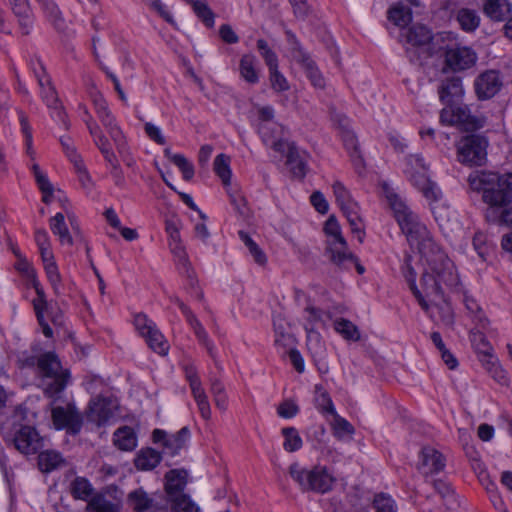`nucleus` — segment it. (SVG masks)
<instances>
[{
	"mask_svg": "<svg viewBox=\"0 0 512 512\" xmlns=\"http://www.w3.org/2000/svg\"><path fill=\"white\" fill-rule=\"evenodd\" d=\"M385 197L394 213L402 232L412 245H416L425 258L426 265L421 277V286L427 297L440 298L443 285L453 287L458 284V275L453 262L434 242L426 225L388 184H383Z\"/></svg>",
	"mask_w": 512,
	"mask_h": 512,
	"instance_id": "nucleus-1",
	"label": "nucleus"
},
{
	"mask_svg": "<svg viewBox=\"0 0 512 512\" xmlns=\"http://www.w3.org/2000/svg\"><path fill=\"white\" fill-rule=\"evenodd\" d=\"M467 181L472 191L482 194V200L488 205V209L511 205L512 173L474 171Z\"/></svg>",
	"mask_w": 512,
	"mask_h": 512,
	"instance_id": "nucleus-2",
	"label": "nucleus"
},
{
	"mask_svg": "<svg viewBox=\"0 0 512 512\" xmlns=\"http://www.w3.org/2000/svg\"><path fill=\"white\" fill-rule=\"evenodd\" d=\"M448 33H440L435 36L428 27L421 24L413 25L406 33L405 51L412 63L423 64L428 58L442 47L438 43L444 40Z\"/></svg>",
	"mask_w": 512,
	"mask_h": 512,
	"instance_id": "nucleus-3",
	"label": "nucleus"
},
{
	"mask_svg": "<svg viewBox=\"0 0 512 512\" xmlns=\"http://www.w3.org/2000/svg\"><path fill=\"white\" fill-rule=\"evenodd\" d=\"M429 164L421 154H409L404 158L403 172L410 183L432 204L438 202L442 192L428 175Z\"/></svg>",
	"mask_w": 512,
	"mask_h": 512,
	"instance_id": "nucleus-4",
	"label": "nucleus"
},
{
	"mask_svg": "<svg viewBox=\"0 0 512 512\" xmlns=\"http://www.w3.org/2000/svg\"><path fill=\"white\" fill-rule=\"evenodd\" d=\"M37 367L43 378V391L47 397H55L66 388L70 373L62 367L54 352L41 354L37 359Z\"/></svg>",
	"mask_w": 512,
	"mask_h": 512,
	"instance_id": "nucleus-5",
	"label": "nucleus"
},
{
	"mask_svg": "<svg viewBox=\"0 0 512 512\" xmlns=\"http://www.w3.org/2000/svg\"><path fill=\"white\" fill-rule=\"evenodd\" d=\"M289 474L303 491L324 494L332 489L335 482L328 469L320 465L308 469L295 462L290 465Z\"/></svg>",
	"mask_w": 512,
	"mask_h": 512,
	"instance_id": "nucleus-6",
	"label": "nucleus"
},
{
	"mask_svg": "<svg viewBox=\"0 0 512 512\" xmlns=\"http://www.w3.org/2000/svg\"><path fill=\"white\" fill-rule=\"evenodd\" d=\"M93 103L97 117L106 129L111 140L114 142L119 155L123 158V160L128 161L130 152L126 137L117 124L114 115L108 108L107 102L102 98V96L98 95L94 97Z\"/></svg>",
	"mask_w": 512,
	"mask_h": 512,
	"instance_id": "nucleus-7",
	"label": "nucleus"
},
{
	"mask_svg": "<svg viewBox=\"0 0 512 512\" xmlns=\"http://www.w3.org/2000/svg\"><path fill=\"white\" fill-rule=\"evenodd\" d=\"M336 202L346 216L351 231L357 236L359 242H363L365 232L362 219L359 216V206L352 199L349 191L341 182H335L332 186Z\"/></svg>",
	"mask_w": 512,
	"mask_h": 512,
	"instance_id": "nucleus-8",
	"label": "nucleus"
},
{
	"mask_svg": "<svg viewBox=\"0 0 512 512\" xmlns=\"http://www.w3.org/2000/svg\"><path fill=\"white\" fill-rule=\"evenodd\" d=\"M38 67H33L35 77L37 78L39 87L41 89V97L47 107L51 110V116L58 122L62 123L65 128L69 127L66 119V114L63 111L61 103L54 86L51 83L50 77L47 75L46 70L42 63L37 61Z\"/></svg>",
	"mask_w": 512,
	"mask_h": 512,
	"instance_id": "nucleus-9",
	"label": "nucleus"
},
{
	"mask_svg": "<svg viewBox=\"0 0 512 512\" xmlns=\"http://www.w3.org/2000/svg\"><path fill=\"white\" fill-rule=\"evenodd\" d=\"M487 140L480 135H468L457 144V158L469 166L483 165L487 157Z\"/></svg>",
	"mask_w": 512,
	"mask_h": 512,
	"instance_id": "nucleus-10",
	"label": "nucleus"
},
{
	"mask_svg": "<svg viewBox=\"0 0 512 512\" xmlns=\"http://www.w3.org/2000/svg\"><path fill=\"white\" fill-rule=\"evenodd\" d=\"M59 395L52 397L51 414L52 421L56 429H67L71 434H77L82 427V417L76 407L67 403L65 406H56Z\"/></svg>",
	"mask_w": 512,
	"mask_h": 512,
	"instance_id": "nucleus-11",
	"label": "nucleus"
},
{
	"mask_svg": "<svg viewBox=\"0 0 512 512\" xmlns=\"http://www.w3.org/2000/svg\"><path fill=\"white\" fill-rule=\"evenodd\" d=\"M89 124V132L94 139L96 146L101 151L104 159L111 168V175L117 186H123L125 184L124 174L120 167L119 161L111 148L109 139L103 134L100 127L96 124Z\"/></svg>",
	"mask_w": 512,
	"mask_h": 512,
	"instance_id": "nucleus-12",
	"label": "nucleus"
},
{
	"mask_svg": "<svg viewBox=\"0 0 512 512\" xmlns=\"http://www.w3.org/2000/svg\"><path fill=\"white\" fill-rule=\"evenodd\" d=\"M287 36L290 44L292 58L302 65L307 74V77L310 79L314 87L324 88V78L316 67L314 61L311 59L310 55L302 49L294 34L287 32Z\"/></svg>",
	"mask_w": 512,
	"mask_h": 512,
	"instance_id": "nucleus-13",
	"label": "nucleus"
},
{
	"mask_svg": "<svg viewBox=\"0 0 512 512\" xmlns=\"http://www.w3.org/2000/svg\"><path fill=\"white\" fill-rule=\"evenodd\" d=\"M191 438L190 430L187 427L181 428L174 434H168L161 429H155L152 433L154 443H161L164 453L176 456L181 450L186 449Z\"/></svg>",
	"mask_w": 512,
	"mask_h": 512,
	"instance_id": "nucleus-14",
	"label": "nucleus"
},
{
	"mask_svg": "<svg viewBox=\"0 0 512 512\" xmlns=\"http://www.w3.org/2000/svg\"><path fill=\"white\" fill-rule=\"evenodd\" d=\"M477 62L476 52L467 46L452 45L445 47V63L453 71H463Z\"/></svg>",
	"mask_w": 512,
	"mask_h": 512,
	"instance_id": "nucleus-15",
	"label": "nucleus"
},
{
	"mask_svg": "<svg viewBox=\"0 0 512 512\" xmlns=\"http://www.w3.org/2000/svg\"><path fill=\"white\" fill-rule=\"evenodd\" d=\"M118 408L116 399L110 397H96L89 403L87 419L98 426L104 425L114 417Z\"/></svg>",
	"mask_w": 512,
	"mask_h": 512,
	"instance_id": "nucleus-16",
	"label": "nucleus"
},
{
	"mask_svg": "<svg viewBox=\"0 0 512 512\" xmlns=\"http://www.w3.org/2000/svg\"><path fill=\"white\" fill-rule=\"evenodd\" d=\"M174 302L178 305L181 312L185 316L186 321L193 330L198 342L205 347L209 356L214 360L215 364L218 365V361L216 359L215 346L211 339L209 338L204 326L198 320L196 315L191 311V309L186 304H184L179 298H175Z\"/></svg>",
	"mask_w": 512,
	"mask_h": 512,
	"instance_id": "nucleus-17",
	"label": "nucleus"
},
{
	"mask_svg": "<svg viewBox=\"0 0 512 512\" xmlns=\"http://www.w3.org/2000/svg\"><path fill=\"white\" fill-rule=\"evenodd\" d=\"M503 79L496 70H486L474 80V89L479 100H488L501 90Z\"/></svg>",
	"mask_w": 512,
	"mask_h": 512,
	"instance_id": "nucleus-18",
	"label": "nucleus"
},
{
	"mask_svg": "<svg viewBox=\"0 0 512 512\" xmlns=\"http://www.w3.org/2000/svg\"><path fill=\"white\" fill-rule=\"evenodd\" d=\"M15 448L23 454H35L43 447V439L34 427L21 425L14 434Z\"/></svg>",
	"mask_w": 512,
	"mask_h": 512,
	"instance_id": "nucleus-19",
	"label": "nucleus"
},
{
	"mask_svg": "<svg viewBox=\"0 0 512 512\" xmlns=\"http://www.w3.org/2000/svg\"><path fill=\"white\" fill-rule=\"evenodd\" d=\"M440 121L446 125L461 126L466 130L482 127V124L469 114L466 107L454 106L453 104H447V107L442 109Z\"/></svg>",
	"mask_w": 512,
	"mask_h": 512,
	"instance_id": "nucleus-20",
	"label": "nucleus"
},
{
	"mask_svg": "<svg viewBox=\"0 0 512 512\" xmlns=\"http://www.w3.org/2000/svg\"><path fill=\"white\" fill-rule=\"evenodd\" d=\"M186 378L189 382L193 398L197 404L198 410L203 419L209 420L211 418V407L208 401L207 394L202 387L200 378L193 367L186 368Z\"/></svg>",
	"mask_w": 512,
	"mask_h": 512,
	"instance_id": "nucleus-21",
	"label": "nucleus"
},
{
	"mask_svg": "<svg viewBox=\"0 0 512 512\" xmlns=\"http://www.w3.org/2000/svg\"><path fill=\"white\" fill-rule=\"evenodd\" d=\"M326 252L330 261L341 269H348L355 262V255L349 251L346 240L327 242Z\"/></svg>",
	"mask_w": 512,
	"mask_h": 512,
	"instance_id": "nucleus-22",
	"label": "nucleus"
},
{
	"mask_svg": "<svg viewBox=\"0 0 512 512\" xmlns=\"http://www.w3.org/2000/svg\"><path fill=\"white\" fill-rule=\"evenodd\" d=\"M127 504L136 512H145L148 510L159 511L166 508L165 504H158L142 488L131 491L127 496Z\"/></svg>",
	"mask_w": 512,
	"mask_h": 512,
	"instance_id": "nucleus-23",
	"label": "nucleus"
},
{
	"mask_svg": "<svg viewBox=\"0 0 512 512\" xmlns=\"http://www.w3.org/2000/svg\"><path fill=\"white\" fill-rule=\"evenodd\" d=\"M286 164L295 177L303 178L306 175V153L299 149L294 143L286 145Z\"/></svg>",
	"mask_w": 512,
	"mask_h": 512,
	"instance_id": "nucleus-24",
	"label": "nucleus"
},
{
	"mask_svg": "<svg viewBox=\"0 0 512 512\" xmlns=\"http://www.w3.org/2000/svg\"><path fill=\"white\" fill-rule=\"evenodd\" d=\"M445 467L443 455L432 447H424L421 451V463L419 469L424 475L442 471Z\"/></svg>",
	"mask_w": 512,
	"mask_h": 512,
	"instance_id": "nucleus-25",
	"label": "nucleus"
},
{
	"mask_svg": "<svg viewBox=\"0 0 512 512\" xmlns=\"http://www.w3.org/2000/svg\"><path fill=\"white\" fill-rule=\"evenodd\" d=\"M464 89L460 78L453 77L442 82L439 88V98L444 104H455L463 96Z\"/></svg>",
	"mask_w": 512,
	"mask_h": 512,
	"instance_id": "nucleus-26",
	"label": "nucleus"
},
{
	"mask_svg": "<svg viewBox=\"0 0 512 512\" xmlns=\"http://www.w3.org/2000/svg\"><path fill=\"white\" fill-rule=\"evenodd\" d=\"M483 12L492 21H504L512 12L509 0H483Z\"/></svg>",
	"mask_w": 512,
	"mask_h": 512,
	"instance_id": "nucleus-27",
	"label": "nucleus"
},
{
	"mask_svg": "<svg viewBox=\"0 0 512 512\" xmlns=\"http://www.w3.org/2000/svg\"><path fill=\"white\" fill-rule=\"evenodd\" d=\"M12 11L18 19V24L23 35L30 34L33 26L32 12L26 0H9Z\"/></svg>",
	"mask_w": 512,
	"mask_h": 512,
	"instance_id": "nucleus-28",
	"label": "nucleus"
},
{
	"mask_svg": "<svg viewBox=\"0 0 512 512\" xmlns=\"http://www.w3.org/2000/svg\"><path fill=\"white\" fill-rule=\"evenodd\" d=\"M187 472L185 470L173 469L166 473L165 491L170 498L182 495L186 485Z\"/></svg>",
	"mask_w": 512,
	"mask_h": 512,
	"instance_id": "nucleus-29",
	"label": "nucleus"
},
{
	"mask_svg": "<svg viewBox=\"0 0 512 512\" xmlns=\"http://www.w3.org/2000/svg\"><path fill=\"white\" fill-rule=\"evenodd\" d=\"M402 273H403V276L406 279V281H407V283H408V285L410 287V290L412 291L413 295L417 299L419 305L421 306V308L425 312H428V310H429V303L425 300L424 295L422 294V292L419 290V288L416 285L417 273L413 269V267L411 266L410 258L409 257H407L405 259V262H404V264L402 266Z\"/></svg>",
	"mask_w": 512,
	"mask_h": 512,
	"instance_id": "nucleus-30",
	"label": "nucleus"
},
{
	"mask_svg": "<svg viewBox=\"0 0 512 512\" xmlns=\"http://www.w3.org/2000/svg\"><path fill=\"white\" fill-rule=\"evenodd\" d=\"M114 445L122 451H132L137 446V436L129 426L118 428L113 434Z\"/></svg>",
	"mask_w": 512,
	"mask_h": 512,
	"instance_id": "nucleus-31",
	"label": "nucleus"
},
{
	"mask_svg": "<svg viewBox=\"0 0 512 512\" xmlns=\"http://www.w3.org/2000/svg\"><path fill=\"white\" fill-rule=\"evenodd\" d=\"M161 458L160 452L153 448H143L137 453L134 464L138 470L149 471L160 463Z\"/></svg>",
	"mask_w": 512,
	"mask_h": 512,
	"instance_id": "nucleus-32",
	"label": "nucleus"
},
{
	"mask_svg": "<svg viewBox=\"0 0 512 512\" xmlns=\"http://www.w3.org/2000/svg\"><path fill=\"white\" fill-rule=\"evenodd\" d=\"M284 128L277 122L268 125V136L270 140L262 139L264 145L271 147L274 151L284 154L288 142L282 139Z\"/></svg>",
	"mask_w": 512,
	"mask_h": 512,
	"instance_id": "nucleus-33",
	"label": "nucleus"
},
{
	"mask_svg": "<svg viewBox=\"0 0 512 512\" xmlns=\"http://www.w3.org/2000/svg\"><path fill=\"white\" fill-rule=\"evenodd\" d=\"M50 229L55 236H58L59 241L63 245H73L72 236L69 233L68 227L65 223V217L62 213H57L50 219Z\"/></svg>",
	"mask_w": 512,
	"mask_h": 512,
	"instance_id": "nucleus-34",
	"label": "nucleus"
},
{
	"mask_svg": "<svg viewBox=\"0 0 512 512\" xmlns=\"http://www.w3.org/2000/svg\"><path fill=\"white\" fill-rule=\"evenodd\" d=\"M257 120H258V133L261 138L266 141L270 140L268 136V125L274 121V109L272 106H257L256 108Z\"/></svg>",
	"mask_w": 512,
	"mask_h": 512,
	"instance_id": "nucleus-35",
	"label": "nucleus"
},
{
	"mask_svg": "<svg viewBox=\"0 0 512 512\" xmlns=\"http://www.w3.org/2000/svg\"><path fill=\"white\" fill-rule=\"evenodd\" d=\"M456 20L466 32H472L480 25V16L475 10L469 8L459 9L456 13Z\"/></svg>",
	"mask_w": 512,
	"mask_h": 512,
	"instance_id": "nucleus-36",
	"label": "nucleus"
},
{
	"mask_svg": "<svg viewBox=\"0 0 512 512\" xmlns=\"http://www.w3.org/2000/svg\"><path fill=\"white\" fill-rule=\"evenodd\" d=\"M64 463V459L59 452L54 450H46L39 454L38 465L41 471L51 472Z\"/></svg>",
	"mask_w": 512,
	"mask_h": 512,
	"instance_id": "nucleus-37",
	"label": "nucleus"
},
{
	"mask_svg": "<svg viewBox=\"0 0 512 512\" xmlns=\"http://www.w3.org/2000/svg\"><path fill=\"white\" fill-rule=\"evenodd\" d=\"M285 320L280 314L273 316L275 343L283 347H290L294 343L293 336L287 331Z\"/></svg>",
	"mask_w": 512,
	"mask_h": 512,
	"instance_id": "nucleus-38",
	"label": "nucleus"
},
{
	"mask_svg": "<svg viewBox=\"0 0 512 512\" xmlns=\"http://www.w3.org/2000/svg\"><path fill=\"white\" fill-rule=\"evenodd\" d=\"M32 171L36 180V183L42 192V201L49 204L52 201L54 187L49 181L47 175L41 171L38 164H33Z\"/></svg>",
	"mask_w": 512,
	"mask_h": 512,
	"instance_id": "nucleus-39",
	"label": "nucleus"
},
{
	"mask_svg": "<svg viewBox=\"0 0 512 512\" xmlns=\"http://www.w3.org/2000/svg\"><path fill=\"white\" fill-rule=\"evenodd\" d=\"M49 22L57 29L64 27V19L58 5L53 0H37Z\"/></svg>",
	"mask_w": 512,
	"mask_h": 512,
	"instance_id": "nucleus-40",
	"label": "nucleus"
},
{
	"mask_svg": "<svg viewBox=\"0 0 512 512\" xmlns=\"http://www.w3.org/2000/svg\"><path fill=\"white\" fill-rule=\"evenodd\" d=\"M470 341L476 352L483 356L484 359H492V346L486 339L485 335L478 329L475 328L470 333Z\"/></svg>",
	"mask_w": 512,
	"mask_h": 512,
	"instance_id": "nucleus-41",
	"label": "nucleus"
},
{
	"mask_svg": "<svg viewBox=\"0 0 512 512\" xmlns=\"http://www.w3.org/2000/svg\"><path fill=\"white\" fill-rule=\"evenodd\" d=\"M257 59L254 55L246 54L240 60V75L248 83L255 84L258 82L259 77L256 71Z\"/></svg>",
	"mask_w": 512,
	"mask_h": 512,
	"instance_id": "nucleus-42",
	"label": "nucleus"
},
{
	"mask_svg": "<svg viewBox=\"0 0 512 512\" xmlns=\"http://www.w3.org/2000/svg\"><path fill=\"white\" fill-rule=\"evenodd\" d=\"M144 338L148 346L159 355H166L169 350V344L165 340L163 334L160 330L155 326L149 333H147Z\"/></svg>",
	"mask_w": 512,
	"mask_h": 512,
	"instance_id": "nucleus-43",
	"label": "nucleus"
},
{
	"mask_svg": "<svg viewBox=\"0 0 512 512\" xmlns=\"http://www.w3.org/2000/svg\"><path fill=\"white\" fill-rule=\"evenodd\" d=\"M214 171L221 179L223 185L228 187L231 182L232 172L230 169V157L225 154H219L214 159Z\"/></svg>",
	"mask_w": 512,
	"mask_h": 512,
	"instance_id": "nucleus-44",
	"label": "nucleus"
},
{
	"mask_svg": "<svg viewBox=\"0 0 512 512\" xmlns=\"http://www.w3.org/2000/svg\"><path fill=\"white\" fill-rule=\"evenodd\" d=\"M486 218L489 222L512 227V207L487 209Z\"/></svg>",
	"mask_w": 512,
	"mask_h": 512,
	"instance_id": "nucleus-45",
	"label": "nucleus"
},
{
	"mask_svg": "<svg viewBox=\"0 0 512 512\" xmlns=\"http://www.w3.org/2000/svg\"><path fill=\"white\" fill-rule=\"evenodd\" d=\"M334 329L344 339L349 341H358L360 339V332L355 324L350 320L339 318L334 321Z\"/></svg>",
	"mask_w": 512,
	"mask_h": 512,
	"instance_id": "nucleus-46",
	"label": "nucleus"
},
{
	"mask_svg": "<svg viewBox=\"0 0 512 512\" xmlns=\"http://www.w3.org/2000/svg\"><path fill=\"white\" fill-rule=\"evenodd\" d=\"M324 317H325L324 311H322L321 309L316 308L314 306L308 305L304 309V314H303V318L305 321V323H304L305 331H307L309 327L318 329L319 327L324 326V324H325Z\"/></svg>",
	"mask_w": 512,
	"mask_h": 512,
	"instance_id": "nucleus-47",
	"label": "nucleus"
},
{
	"mask_svg": "<svg viewBox=\"0 0 512 512\" xmlns=\"http://www.w3.org/2000/svg\"><path fill=\"white\" fill-rule=\"evenodd\" d=\"M197 17L209 28L214 26V13L209 8L206 0H188Z\"/></svg>",
	"mask_w": 512,
	"mask_h": 512,
	"instance_id": "nucleus-48",
	"label": "nucleus"
},
{
	"mask_svg": "<svg viewBox=\"0 0 512 512\" xmlns=\"http://www.w3.org/2000/svg\"><path fill=\"white\" fill-rule=\"evenodd\" d=\"M89 512H118L119 507L113 501L107 499L104 495L94 496L88 503Z\"/></svg>",
	"mask_w": 512,
	"mask_h": 512,
	"instance_id": "nucleus-49",
	"label": "nucleus"
},
{
	"mask_svg": "<svg viewBox=\"0 0 512 512\" xmlns=\"http://www.w3.org/2000/svg\"><path fill=\"white\" fill-rule=\"evenodd\" d=\"M282 435L284 436L283 448L285 451L295 452L302 447V438L294 427L283 428Z\"/></svg>",
	"mask_w": 512,
	"mask_h": 512,
	"instance_id": "nucleus-50",
	"label": "nucleus"
},
{
	"mask_svg": "<svg viewBox=\"0 0 512 512\" xmlns=\"http://www.w3.org/2000/svg\"><path fill=\"white\" fill-rule=\"evenodd\" d=\"M334 421L332 423V430L335 437L338 439H344L345 437H352L355 433V429L350 422L345 418L338 415L336 412L332 414Z\"/></svg>",
	"mask_w": 512,
	"mask_h": 512,
	"instance_id": "nucleus-51",
	"label": "nucleus"
},
{
	"mask_svg": "<svg viewBox=\"0 0 512 512\" xmlns=\"http://www.w3.org/2000/svg\"><path fill=\"white\" fill-rule=\"evenodd\" d=\"M171 502V512H199L198 505L191 498L182 494L169 499Z\"/></svg>",
	"mask_w": 512,
	"mask_h": 512,
	"instance_id": "nucleus-52",
	"label": "nucleus"
},
{
	"mask_svg": "<svg viewBox=\"0 0 512 512\" xmlns=\"http://www.w3.org/2000/svg\"><path fill=\"white\" fill-rule=\"evenodd\" d=\"M463 301L466 309L473 315V320L477 326L484 329L488 324V320L476 300L469 295H464Z\"/></svg>",
	"mask_w": 512,
	"mask_h": 512,
	"instance_id": "nucleus-53",
	"label": "nucleus"
},
{
	"mask_svg": "<svg viewBox=\"0 0 512 512\" xmlns=\"http://www.w3.org/2000/svg\"><path fill=\"white\" fill-rule=\"evenodd\" d=\"M375 512H398L395 500L386 493L376 494L373 500Z\"/></svg>",
	"mask_w": 512,
	"mask_h": 512,
	"instance_id": "nucleus-54",
	"label": "nucleus"
},
{
	"mask_svg": "<svg viewBox=\"0 0 512 512\" xmlns=\"http://www.w3.org/2000/svg\"><path fill=\"white\" fill-rule=\"evenodd\" d=\"M315 401L317 408L322 413L335 414L333 402L328 393L321 386H315Z\"/></svg>",
	"mask_w": 512,
	"mask_h": 512,
	"instance_id": "nucleus-55",
	"label": "nucleus"
},
{
	"mask_svg": "<svg viewBox=\"0 0 512 512\" xmlns=\"http://www.w3.org/2000/svg\"><path fill=\"white\" fill-rule=\"evenodd\" d=\"M71 492L77 499L85 500L93 492L90 482L82 477H77L71 484Z\"/></svg>",
	"mask_w": 512,
	"mask_h": 512,
	"instance_id": "nucleus-56",
	"label": "nucleus"
},
{
	"mask_svg": "<svg viewBox=\"0 0 512 512\" xmlns=\"http://www.w3.org/2000/svg\"><path fill=\"white\" fill-rule=\"evenodd\" d=\"M388 18L395 25L404 27L411 21L412 16L408 8L395 6L389 10Z\"/></svg>",
	"mask_w": 512,
	"mask_h": 512,
	"instance_id": "nucleus-57",
	"label": "nucleus"
},
{
	"mask_svg": "<svg viewBox=\"0 0 512 512\" xmlns=\"http://www.w3.org/2000/svg\"><path fill=\"white\" fill-rule=\"evenodd\" d=\"M227 193L230 198V202L233 205L235 211L242 217H247L249 209L247 207L246 199L236 189L227 187Z\"/></svg>",
	"mask_w": 512,
	"mask_h": 512,
	"instance_id": "nucleus-58",
	"label": "nucleus"
},
{
	"mask_svg": "<svg viewBox=\"0 0 512 512\" xmlns=\"http://www.w3.org/2000/svg\"><path fill=\"white\" fill-rule=\"evenodd\" d=\"M324 231L328 237L327 242H336L345 240L341 233L340 225L334 216H330L324 226Z\"/></svg>",
	"mask_w": 512,
	"mask_h": 512,
	"instance_id": "nucleus-59",
	"label": "nucleus"
},
{
	"mask_svg": "<svg viewBox=\"0 0 512 512\" xmlns=\"http://www.w3.org/2000/svg\"><path fill=\"white\" fill-rule=\"evenodd\" d=\"M271 87L277 92H283L289 89L287 79L278 70V66L269 68Z\"/></svg>",
	"mask_w": 512,
	"mask_h": 512,
	"instance_id": "nucleus-60",
	"label": "nucleus"
},
{
	"mask_svg": "<svg viewBox=\"0 0 512 512\" xmlns=\"http://www.w3.org/2000/svg\"><path fill=\"white\" fill-rule=\"evenodd\" d=\"M257 48L268 66V69L278 66V58L276 54L270 49L268 43L264 39H259L257 41Z\"/></svg>",
	"mask_w": 512,
	"mask_h": 512,
	"instance_id": "nucleus-61",
	"label": "nucleus"
},
{
	"mask_svg": "<svg viewBox=\"0 0 512 512\" xmlns=\"http://www.w3.org/2000/svg\"><path fill=\"white\" fill-rule=\"evenodd\" d=\"M172 163H174L180 169L184 180L189 181L193 178L194 167L183 154L181 156H173Z\"/></svg>",
	"mask_w": 512,
	"mask_h": 512,
	"instance_id": "nucleus-62",
	"label": "nucleus"
},
{
	"mask_svg": "<svg viewBox=\"0 0 512 512\" xmlns=\"http://www.w3.org/2000/svg\"><path fill=\"white\" fill-rule=\"evenodd\" d=\"M14 254L18 259L15 264V268L30 281L35 279L36 273L29 261L16 250H14Z\"/></svg>",
	"mask_w": 512,
	"mask_h": 512,
	"instance_id": "nucleus-63",
	"label": "nucleus"
},
{
	"mask_svg": "<svg viewBox=\"0 0 512 512\" xmlns=\"http://www.w3.org/2000/svg\"><path fill=\"white\" fill-rule=\"evenodd\" d=\"M307 333V345L309 350L314 354H321L323 350V344L321 341V335L318 329L308 328Z\"/></svg>",
	"mask_w": 512,
	"mask_h": 512,
	"instance_id": "nucleus-64",
	"label": "nucleus"
}]
</instances>
